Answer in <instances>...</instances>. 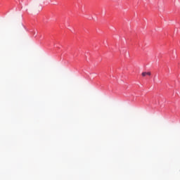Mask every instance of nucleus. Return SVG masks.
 <instances>
[{
    "instance_id": "f257e3e1",
    "label": "nucleus",
    "mask_w": 180,
    "mask_h": 180,
    "mask_svg": "<svg viewBox=\"0 0 180 180\" xmlns=\"http://www.w3.org/2000/svg\"><path fill=\"white\" fill-rule=\"evenodd\" d=\"M146 75H148L150 77V75H151V72H142V77H146Z\"/></svg>"
}]
</instances>
